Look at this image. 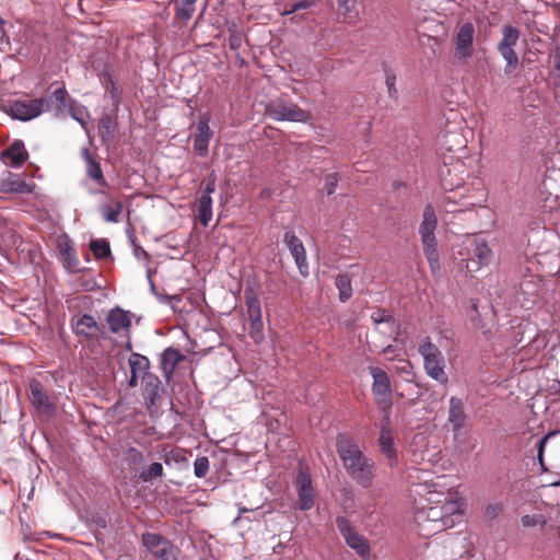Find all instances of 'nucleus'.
<instances>
[{
    "instance_id": "f257e3e1",
    "label": "nucleus",
    "mask_w": 560,
    "mask_h": 560,
    "mask_svg": "<svg viewBox=\"0 0 560 560\" xmlns=\"http://www.w3.org/2000/svg\"><path fill=\"white\" fill-rule=\"evenodd\" d=\"M336 450L351 479L364 489L372 487L376 477V465L364 454L359 443L350 436L338 435Z\"/></svg>"
},
{
    "instance_id": "f03ea898",
    "label": "nucleus",
    "mask_w": 560,
    "mask_h": 560,
    "mask_svg": "<svg viewBox=\"0 0 560 560\" xmlns=\"http://www.w3.org/2000/svg\"><path fill=\"white\" fill-rule=\"evenodd\" d=\"M464 502L459 493L457 498L445 501L442 505L428 506L418 513L417 522L423 534L439 533L454 527L462 521Z\"/></svg>"
},
{
    "instance_id": "7ed1b4c3",
    "label": "nucleus",
    "mask_w": 560,
    "mask_h": 560,
    "mask_svg": "<svg viewBox=\"0 0 560 560\" xmlns=\"http://www.w3.org/2000/svg\"><path fill=\"white\" fill-rule=\"evenodd\" d=\"M409 479L412 482V492L424 499L428 506L442 505L445 501L452 498H457V491L452 488H447L442 483V478L438 477L435 480L423 479L418 476V471L415 470L409 474Z\"/></svg>"
},
{
    "instance_id": "20e7f679",
    "label": "nucleus",
    "mask_w": 560,
    "mask_h": 560,
    "mask_svg": "<svg viewBox=\"0 0 560 560\" xmlns=\"http://www.w3.org/2000/svg\"><path fill=\"white\" fill-rule=\"evenodd\" d=\"M436 225L438 219L435 211L431 205H428L423 209L419 234L421 236L424 256L427 257L433 273H436L440 270L439 252L436 247L438 243L435 237Z\"/></svg>"
},
{
    "instance_id": "39448f33",
    "label": "nucleus",
    "mask_w": 560,
    "mask_h": 560,
    "mask_svg": "<svg viewBox=\"0 0 560 560\" xmlns=\"http://www.w3.org/2000/svg\"><path fill=\"white\" fill-rule=\"evenodd\" d=\"M418 352L423 359V368L427 375L441 385L447 384L448 376L445 372V357L440 348L429 337H425L420 341Z\"/></svg>"
},
{
    "instance_id": "423d86ee",
    "label": "nucleus",
    "mask_w": 560,
    "mask_h": 560,
    "mask_svg": "<svg viewBox=\"0 0 560 560\" xmlns=\"http://www.w3.org/2000/svg\"><path fill=\"white\" fill-rule=\"evenodd\" d=\"M501 35L502 37L497 45V49L505 61L504 73L509 75L517 68L520 62L515 46L521 33L515 26L505 24L501 28Z\"/></svg>"
},
{
    "instance_id": "0eeeda50",
    "label": "nucleus",
    "mask_w": 560,
    "mask_h": 560,
    "mask_svg": "<svg viewBox=\"0 0 560 560\" xmlns=\"http://www.w3.org/2000/svg\"><path fill=\"white\" fill-rule=\"evenodd\" d=\"M370 374L373 378L372 394L376 405L382 409L383 416L389 415L393 406V392L390 380L387 373L377 366H370Z\"/></svg>"
},
{
    "instance_id": "6e6552de",
    "label": "nucleus",
    "mask_w": 560,
    "mask_h": 560,
    "mask_svg": "<svg viewBox=\"0 0 560 560\" xmlns=\"http://www.w3.org/2000/svg\"><path fill=\"white\" fill-rule=\"evenodd\" d=\"M141 542L155 560H177L178 549L160 534L145 532L141 536Z\"/></svg>"
},
{
    "instance_id": "1a4fd4ad",
    "label": "nucleus",
    "mask_w": 560,
    "mask_h": 560,
    "mask_svg": "<svg viewBox=\"0 0 560 560\" xmlns=\"http://www.w3.org/2000/svg\"><path fill=\"white\" fill-rule=\"evenodd\" d=\"M336 525L347 545L353 549L362 560H371V549L368 539L352 527L350 521L343 516H338L336 518Z\"/></svg>"
},
{
    "instance_id": "9d476101",
    "label": "nucleus",
    "mask_w": 560,
    "mask_h": 560,
    "mask_svg": "<svg viewBox=\"0 0 560 560\" xmlns=\"http://www.w3.org/2000/svg\"><path fill=\"white\" fill-rule=\"evenodd\" d=\"M266 112L270 118L277 121L305 122L310 119L307 112L296 104L283 100L271 102L267 105Z\"/></svg>"
},
{
    "instance_id": "9b49d317",
    "label": "nucleus",
    "mask_w": 560,
    "mask_h": 560,
    "mask_svg": "<svg viewBox=\"0 0 560 560\" xmlns=\"http://www.w3.org/2000/svg\"><path fill=\"white\" fill-rule=\"evenodd\" d=\"M475 27L472 23L465 22L458 26L454 39V56L457 60L466 62L474 54Z\"/></svg>"
},
{
    "instance_id": "f8f14e48",
    "label": "nucleus",
    "mask_w": 560,
    "mask_h": 560,
    "mask_svg": "<svg viewBox=\"0 0 560 560\" xmlns=\"http://www.w3.org/2000/svg\"><path fill=\"white\" fill-rule=\"evenodd\" d=\"M380 452L387 459L389 466L398 464V454L394 444V430L390 424V416L384 415L380 424L378 436Z\"/></svg>"
},
{
    "instance_id": "ddd939ff",
    "label": "nucleus",
    "mask_w": 560,
    "mask_h": 560,
    "mask_svg": "<svg viewBox=\"0 0 560 560\" xmlns=\"http://www.w3.org/2000/svg\"><path fill=\"white\" fill-rule=\"evenodd\" d=\"M43 98L15 101L9 106V115L13 119L27 121L38 117L44 109Z\"/></svg>"
},
{
    "instance_id": "4468645a",
    "label": "nucleus",
    "mask_w": 560,
    "mask_h": 560,
    "mask_svg": "<svg viewBox=\"0 0 560 560\" xmlns=\"http://www.w3.org/2000/svg\"><path fill=\"white\" fill-rule=\"evenodd\" d=\"M71 327L75 336L85 340L97 339L104 332V327L89 314L73 316Z\"/></svg>"
},
{
    "instance_id": "2eb2a0df",
    "label": "nucleus",
    "mask_w": 560,
    "mask_h": 560,
    "mask_svg": "<svg viewBox=\"0 0 560 560\" xmlns=\"http://www.w3.org/2000/svg\"><path fill=\"white\" fill-rule=\"evenodd\" d=\"M246 306L249 319L248 334L256 343H259L265 338L260 302L255 295L246 294Z\"/></svg>"
},
{
    "instance_id": "dca6fc26",
    "label": "nucleus",
    "mask_w": 560,
    "mask_h": 560,
    "mask_svg": "<svg viewBox=\"0 0 560 560\" xmlns=\"http://www.w3.org/2000/svg\"><path fill=\"white\" fill-rule=\"evenodd\" d=\"M295 486L299 494V509L303 511L312 509L314 505V491L311 474L307 468H300L295 479Z\"/></svg>"
},
{
    "instance_id": "f3484780",
    "label": "nucleus",
    "mask_w": 560,
    "mask_h": 560,
    "mask_svg": "<svg viewBox=\"0 0 560 560\" xmlns=\"http://www.w3.org/2000/svg\"><path fill=\"white\" fill-rule=\"evenodd\" d=\"M210 117L208 115H200L196 125V133L192 136L194 139V151L197 155L203 158L208 155L209 143L213 137V131L210 126Z\"/></svg>"
},
{
    "instance_id": "a211bd4d",
    "label": "nucleus",
    "mask_w": 560,
    "mask_h": 560,
    "mask_svg": "<svg viewBox=\"0 0 560 560\" xmlns=\"http://www.w3.org/2000/svg\"><path fill=\"white\" fill-rule=\"evenodd\" d=\"M35 188L33 182L25 180L22 174L5 171L0 177V191L5 194H31Z\"/></svg>"
},
{
    "instance_id": "6ab92c4d",
    "label": "nucleus",
    "mask_w": 560,
    "mask_h": 560,
    "mask_svg": "<svg viewBox=\"0 0 560 560\" xmlns=\"http://www.w3.org/2000/svg\"><path fill=\"white\" fill-rule=\"evenodd\" d=\"M30 399L36 411L44 416H52L56 407L50 400L40 382L33 380L30 382Z\"/></svg>"
},
{
    "instance_id": "aec40b11",
    "label": "nucleus",
    "mask_w": 560,
    "mask_h": 560,
    "mask_svg": "<svg viewBox=\"0 0 560 560\" xmlns=\"http://www.w3.org/2000/svg\"><path fill=\"white\" fill-rule=\"evenodd\" d=\"M142 382V397L148 411L153 415L159 409V401L163 393L161 381L156 375L149 374Z\"/></svg>"
},
{
    "instance_id": "412c9836",
    "label": "nucleus",
    "mask_w": 560,
    "mask_h": 560,
    "mask_svg": "<svg viewBox=\"0 0 560 560\" xmlns=\"http://www.w3.org/2000/svg\"><path fill=\"white\" fill-rule=\"evenodd\" d=\"M283 243L294 258L300 273L306 277L308 275V264L302 241L292 231H288L284 233Z\"/></svg>"
},
{
    "instance_id": "4be33fe9",
    "label": "nucleus",
    "mask_w": 560,
    "mask_h": 560,
    "mask_svg": "<svg viewBox=\"0 0 560 560\" xmlns=\"http://www.w3.org/2000/svg\"><path fill=\"white\" fill-rule=\"evenodd\" d=\"M470 258L467 262V268L470 271H477L482 266L490 264L492 258V250L489 248L486 241L474 240L468 247Z\"/></svg>"
},
{
    "instance_id": "5701e85b",
    "label": "nucleus",
    "mask_w": 560,
    "mask_h": 560,
    "mask_svg": "<svg viewBox=\"0 0 560 560\" xmlns=\"http://www.w3.org/2000/svg\"><path fill=\"white\" fill-rule=\"evenodd\" d=\"M57 249L60 254L63 266L70 272H78L81 270L73 242L67 234H62L57 238Z\"/></svg>"
},
{
    "instance_id": "b1692460",
    "label": "nucleus",
    "mask_w": 560,
    "mask_h": 560,
    "mask_svg": "<svg viewBox=\"0 0 560 560\" xmlns=\"http://www.w3.org/2000/svg\"><path fill=\"white\" fill-rule=\"evenodd\" d=\"M28 159V152L22 140H14L2 153L1 160L7 166L21 167Z\"/></svg>"
},
{
    "instance_id": "393cba45",
    "label": "nucleus",
    "mask_w": 560,
    "mask_h": 560,
    "mask_svg": "<svg viewBox=\"0 0 560 560\" xmlns=\"http://www.w3.org/2000/svg\"><path fill=\"white\" fill-rule=\"evenodd\" d=\"M466 420L467 415L465 412L464 401L456 396H452L450 398L447 422L451 424L455 434L464 428Z\"/></svg>"
},
{
    "instance_id": "a878e982",
    "label": "nucleus",
    "mask_w": 560,
    "mask_h": 560,
    "mask_svg": "<svg viewBox=\"0 0 560 560\" xmlns=\"http://www.w3.org/2000/svg\"><path fill=\"white\" fill-rule=\"evenodd\" d=\"M82 155L86 164L85 172L88 177L98 186L107 187L108 183L104 177L101 164L90 154L89 149H84Z\"/></svg>"
},
{
    "instance_id": "bb28decb",
    "label": "nucleus",
    "mask_w": 560,
    "mask_h": 560,
    "mask_svg": "<svg viewBox=\"0 0 560 560\" xmlns=\"http://www.w3.org/2000/svg\"><path fill=\"white\" fill-rule=\"evenodd\" d=\"M109 330L114 334L128 331L131 326V319L127 312L121 308H114L107 315Z\"/></svg>"
},
{
    "instance_id": "cd10ccee",
    "label": "nucleus",
    "mask_w": 560,
    "mask_h": 560,
    "mask_svg": "<svg viewBox=\"0 0 560 560\" xmlns=\"http://www.w3.org/2000/svg\"><path fill=\"white\" fill-rule=\"evenodd\" d=\"M98 132L103 143L114 141L117 132V118L109 114H104L100 120Z\"/></svg>"
},
{
    "instance_id": "c85d7f7f",
    "label": "nucleus",
    "mask_w": 560,
    "mask_h": 560,
    "mask_svg": "<svg viewBox=\"0 0 560 560\" xmlns=\"http://www.w3.org/2000/svg\"><path fill=\"white\" fill-rule=\"evenodd\" d=\"M212 203L211 196H200L196 205V218L205 228L212 220Z\"/></svg>"
},
{
    "instance_id": "c756f323",
    "label": "nucleus",
    "mask_w": 560,
    "mask_h": 560,
    "mask_svg": "<svg viewBox=\"0 0 560 560\" xmlns=\"http://www.w3.org/2000/svg\"><path fill=\"white\" fill-rule=\"evenodd\" d=\"M371 319L375 324L377 330L383 334H392L395 329V320L385 310H377L373 312Z\"/></svg>"
},
{
    "instance_id": "7c9ffc66",
    "label": "nucleus",
    "mask_w": 560,
    "mask_h": 560,
    "mask_svg": "<svg viewBox=\"0 0 560 560\" xmlns=\"http://www.w3.org/2000/svg\"><path fill=\"white\" fill-rule=\"evenodd\" d=\"M130 373L131 374H140L142 375V381L144 376H148L150 373L148 372L150 368V361L147 357L140 353H132L129 358Z\"/></svg>"
},
{
    "instance_id": "2f4dec72",
    "label": "nucleus",
    "mask_w": 560,
    "mask_h": 560,
    "mask_svg": "<svg viewBox=\"0 0 560 560\" xmlns=\"http://www.w3.org/2000/svg\"><path fill=\"white\" fill-rule=\"evenodd\" d=\"M103 219L106 222L117 223L120 220L122 211V202L119 200L113 201V203L102 205L100 208Z\"/></svg>"
},
{
    "instance_id": "473e14b6",
    "label": "nucleus",
    "mask_w": 560,
    "mask_h": 560,
    "mask_svg": "<svg viewBox=\"0 0 560 560\" xmlns=\"http://www.w3.org/2000/svg\"><path fill=\"white\" fill-rule=\"evenodd\" d=\"M427 445V438L423 434H416L410 445V452L412 453V462L421 464L424 462H431L428 456V450L418 451L416 446Z\"/></svg>"
},
{
    "instance_id": "72a5a7b5",
    "label": "nucleus",
    "mask_w": 560,
    "mask_h": 560,
    "mask_svg": "<svg viewBox=\"0 0 560 560\" xmlns=\"http://www.w3.org/2000/svg\"><path fill=\"white\" fill-rule=\"evenodd\" d=\"M197 1L198 0H177L175 2L176 18L182 21H188L189 19H191L196 9Z\"/></svg>"
},
{
    "instance_id": "f704fd0d",
    "label": "nucleus",
    "mask_w": 560,
    "mask_h": 560,
    "mask_svg": "<svg viewBox=\"0 0 560 560\" xmlns=\"http://www.w3.org/2000/svg\"><path fill=\"white\" fill-rule=\"evenodd\" d=\"M183 359L179 351L167 348L162 354V365L166 374H172L177 363Z\"/></svg>"
},
{
    "instance_id": "c9c22d12",
    "label": "nucleus",
    "mask_w": 560,
    "mask_h": 560,
    "mask_svg": "<svg viewBox=\"0 0 560 560\" xmlns=\"http://www.w3.org/2000/svg\"><path fill=\"white\" fill-rule=\"evenodd\" d=\"M69 113L70 116L81 125L86 135H90V128L88 122L90 119V113L88 112L86 107L71 106L69 108Z\"/></svg>"
},
{
    "instance_id": "e433bc0d",
    "label": "nucleus",
    "mask_w": 560,
    "mask_h": 560,
    "mask_svg": "<svg viewBox=\"0 0 560 560\" xmlns=\"http://www.w3.org/2000/svg\"><path fill=\"white\" fill-rule=\"evenodd\" d=\"M90 249L97 259H104L110 255V246L107 240L96 238L90 243Z\"/></svg>"
},
{
    "instance_id": "4c0bfd02",
    "label": "nucleus",
    "mask_w": 560,
    "mask_h": 560,
    "mask_svg": "<svg viewBox=\"0 0 560 560\" xmlns=\"http://www.w3.org/2000/svg\"><path fill=\"white\" fill-rule=\"evenodd\" d=\"M336 287L339 291V299L341 302H346L351 298L352 287L348 275H339L336 278Z\"/></svg>"
},
{
    "instance_id": "58836bf2",
    "label": "nucleus",
    "mask_w": 560,
    "mask_h": 560,
    "mask_svg": "<svg viewBox=\"0 0 560 560\" xmlns=\"http://www.w3.org/2000/svg\"><path fill=\"white\" fill-rule=\"evenodd\" d=\"M125 460L128 465L132 466L136 470L144 465V456L141 451L136 447H129L124 454Z\"/></svg>"
},
{
    "instance_id": "ea45409f",
    "label": "nucleus",
    "mask_w": 560,
    "mask_h": 560,
    "mask_svg": "<svg viewBox=\"0 0 560 560\" xmlns=\"http://www.w3.org/2000/svg\"><path fill=\"white\" fill-rule=\"evenodd\" d=\"M504 505L501 501H492L485 505L482 514L486 521H493L503 512Z\"/></svg>"
},
{
    "instance_id": "a19ab883",
    "label": "nucleus",
    "mask_w": 560,
    "mask_h": 560,
    "mask_svg": "<svg viewBox=\"0 0 560 560\" xmlns=\"http://www.w3.org/2000/svg\"><path fill=\"white\" fill-rule=\"evenodd\" d=\"M397 77L394 71L386 69L385 70V83L387 86L388 95L390 98H397L398 91L396 89Z\"/></svg>"
},
{
    "instance_id": "79ce46f5",
    "label": "nucleus",
    "mask_w": 560,
    "mask_h": 560,
    "mask_svg": "<svg viewBox=\"0 0 560 560\" xmlns=\"http://www.w3.org/2000/svg\"><path fill=\"white\" fill-rule=\"evenodd\" d=\"M209 470V459L206 456L197 457L194 463V472L197 478H203Z\"/></svg>"
},
{
    "instance_id": "37998d69",
    "label": "nucleus",
    "mask_w": 560,
    "mask_h": 560,
    "mask_svg": "<svg viewBox=\"0 0 560 560\" xmlns=\"http://www.w3.org/2000/svg\"><path fill=\"white\" fill-rule=\"evenodd\" d=\"M163 475V466L161 463H152L147 470L141 474L143 480H151Z\"/></svg>"
},
{
    "instance_id": "c03bdc74",
    "label": "nucleus",
    "mask_w": 560,
    "mask_h": 560,
    "mask_svg": "<svg viewBox=\"0 0 560 560\" xmlns=\"http://www.w3.org/2000/svg\"><path fill=\"white\" fill-rule=\"evenodd\" d=\"M312 5H313V1H311V0H300V1L295 2V3H293L290 9L284 10V12L282 14L283 15H289V14H292V13L298 12L300 10L308 9Z\"/></svg>"
},
{
    "instance_id": "a18cd8bd",
    "label": "nucleus",
    "mask_w": 560,
    "mask_h": 560,
    "mask_svg": "<svg viewBox=\"0 0 560 560\" xmlns=\"http://www.w3.org/2000/svg\"><path fill=\"white\" fill-rule=\"evenodd\" d=\"M555 434H557L556 431L553 432H549L547 433L544 438H541L538 443H537V458H538V462L540 463V465L542 466L544 465V462H542V458H544V450H545V445L547 443V441L553 436Z\"/></svg>"
},
{
    "instance_id": "49530a36",
    "label": "nucleus",
    "mask_w": 560,
    "mask_h": 560,
    "mask_svg": "<svg viewBox=\"0 0 560 560\" xmlns=\"http://www.w3.org/2000/svg\"><path fill=\"white\" fill-rule=\"evenodd\" d=\"M338 185V176L337 174H328L325 177V189L328 196L332 195L336 191Z\"/></svg>"
},
{
    "instance_id": "de8ad7c7",
    "label": "nucleus",
    "mask_w": 560,
    "mask_h": 560,
    "mask_svg": "<svg viewBox=\"0 0 560 560\" xmlns=\"http://www.w3.org/2000/svg\"><path fill=\"white\" fill-rule=\"evenodd\" d=\"M522 525L525 527H533L536 525H544L545 521L541 516L538 515H524L521 520Z\"/></svg>"
},
{
    "instance_id": "09e8293b",
    "label": "nucleus",
    "mask_w": 560,
    "mask_h": 560,
    "mask_svg": "<svg viewBox=\"0 0 560 560\" xmlns=\"http://www.w3.org/2000/svg\"><path fill=\"white\" fill-rule=\"evenodd\" d=\"M215 182H217L215 175H214V173H211L207 179L205 190L202 191V194L200 196H211V194L215 191V186H217Z\"/></svg>"
},
{
    "instance_id": "8fccbe9b",
    "label": "nucleus",
    "mask_w": 560,
    "mask_h": 560,
    "mask_svg": "<svg viewBox=\"0 0 560 560\" xmlns=\"http://www.w3.org/2000/svg\"><path fill=\"white\" fill-rule=\"evenodd\" d=\"M67 96H68V92L63 86L56 89L51 95V97L55 100V102L60 105H65Z\"/></svg>"
},
{
    "instance_id": "3c124183",
    "label": "nucleus",
    "mask_w": 560,
    "mask_h": 560,
    "mask_svg": "<svg viewBox=\"0 0 560 560\" xmlns=\"http://www.w3.org/2000/svg\"><path fill=\"white\" fill-rule=\"evenodd\" d=\"M337 3L339 5V9L343 11L342 12L345 14L343 20L351 19L350 15L346 16V14L350 13V11H351L350 0H337Z\"/></svg>"
},
{
    "instance_id": "603ef678",
    "label": "nucleus",
    "mask_w": 560,
    "mask_h": 560,
    "mask_svg": "<svg viewBox=\"0 0 560 560\" xmlns=\"http://www.w3.org/2000/svg\"><path fill=\"white\" fill-rule=\"evenodd\" d=\"M139 378L142 380V375H140V374H131L130 373V377H129V381H128L129 386L130 387H136L138 385Z\"/></svg>"
},
{
    "instance_id": "864d4df0",
    "label": "nucleus",
    "mask_w": 560,
    "mask_h": 560,
    "mask_svg": "<svg viewBox=\"0 0 560 560\" xmlns=\"http://www.w3.org/2000/svg\"><path fill=\"white\" fill-rule=\"evenodd\" d=\"M110 94H112V98H113V103L115 106H118V103H119V95L114 86V84L112 85V90H110Z\"/></svg>"
},
{
    "instance_id": "5fc2aeb1",
    "label": "nucleus",
    "mask_w": 560,
    "mask_h": 560,
    "mask_svg": "<svg viewBox=\"0 0 560 560\" xmlns=\"http://www.w3.org/2000/svg\"><path fill=\"white\" fill-rule=\"evenodd\" d=\"M404 365L401 366L400 371L404 373H409L411 370V364L408 361H402Z\"/></svg>"
},
{
    "instance_id": "6e6d98bb",
    "label": "nucleus",
    "mask_w": 560,
    "mask_h": 560,
    "mask_svg": "<svg viewBox=\"0 0 560 560\" xmlns=\"http://www.w3.org/2000/svg\"><path fill=\"white\" fill-rule=\"evenodd\" d=\"M464 540H465V538H459V537L452 538L450 540V545H451V547H455L456 545L462 544Z\"/></svg>"
},
{
    "instance_id": "4d7b16f0",
    "label": "nucleus",
    "mask_w": 560,
    "mask_h": 560,
    "mask_svg": "<svg viewBox=\"0 0 560 560\" xmlns=\"http://www.w3.org/2000/svg\"><path fill=\"white\" fill-rule=\"evenodd\" d=\"M135 254H136L137 257H140V255H143L144 257H148L147 252L143 248H141V247L135 248Z\"/></svg>"
},
{
    "instance_id": "13d9d810",
    "label": "nucleus",
    "mask_w": 560,
    "mask_h": 560,
    "mask_svg": "<svg viewBox=\"0 0 560 560\" xmlns=\"http://www.w3.org/2000/svg\"><path fill=\"white\" fill-rule=\"evenodd\" d=\"M393 352H394L393 346H387L386 348L383 349V353L386 355L392 354Z\"/></svg>"
},
{
    "instance_id": "bf43d9fd",
    "label": "nucleus",
    "mask_w": 560,
    "mask_h": 560,
    "mask_svg": "<svg viewBox=\"0 0 560 560\" xmlns=\"http://www.w3.org/2000/svg\"><path fill=\"white\" fill-rule=\"evenodd\" d=\"M248 511H249V509H247V508H240V514L246 513Z\"/></svg>"
},
{
    "instance_id": "052dcab7",
    "label": "nucleus",
    "mask_w": 560,
    "mask_h": 560,
    "mask_svg": "<svg viewBox=\"0 0 560 560\" xmlns=\"http://www.w3.org/2000/svg\"><path fill=\"white\" fill-rule=\"evenodd\" d=\"M4 23L3 19L0 16V26H2Z\"/></svg>"
},
{
    "instance_id": "680f3d73",
    "label": "nucleus",
    "mask_w": 560,
    "mask_h": 560,
    "mask_svg": "<svg viewBox=\"0 0 560 560\" xmlns=\"http://www.w3.org/2000/svg\"><path fill=\"white\" fill-rule=\"evenodd\" d=\"M553 486H560V480L553 482Z\"/></svg>"
},
{
    "instance_id": "e2e57ef3",
    "label": "nucleus",
    "mask_w": 560,
    "mask_h": 560,
    "mask_svg": "<svg viewBox=\"0 0 560 560\" xmlns=\"http://www.w3.org/2000/svg\"><path fill=\"white\" fill-rule=\"evenodd\" d=\"M151 289H152V291H154V284L152 281H151Z\"/></svg>"
}]
</instances>
